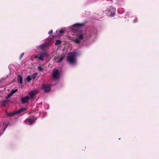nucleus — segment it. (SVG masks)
Listing matches in <instances>:
<instances>
[{"mask_svg": "<svg viewBox=\"0 0 159 159\" xmlns=\"http://www.w3.org/2000/svg\"><path fill=\"white\" fill-rule=\"evenodd\" d=\"M76 52H70V55L67 57V60L70 64H73L76 61Z\"/></svg>", "mask_w": 159, "mask_h": 159, "instance_id": "nucleus-1", "label": "nucleus"}, {"mask_svg": "<svg viewBox=\"0 0 159 159\" xmlns=\"http://www.w3.org/2000/svg\"><path fill=\"white\" fill-rule=\"evenodd\" d=\"M77 38L73 39L72 41L77 43H80L81 41L84 38V34L82 31H79L77 35Z\"/></svg>", "mask_w": 159, "mask_h": 159, "instance_id": "nucleus-2", "label": "nucleus"}, {"mask_svg": "<svg viewBox=\"0 0 159 159\" xmlns=\"http://www.w3.org/2000/svg\"><path fill=\"white\" fill-rule=\"evenodd\" d=\"M41 89H43L46 93L48 92L51 90V85L45 84H43L41 87Z\"/></svg>", "mask_w": 159, "mask_h": 159, "instance_id": "nucleus-3", "label": "nucleus"}, {"mask_svg": "<svg viewBox=\"0 0 159 159\" xmlns=\"http://www.w3.org/2000/svg\"><path fill=\"white\" fill-rule=\"evenodd\" d=\"M60 73L58 69H54L53 70L52 77L54 79H58L59 78Z\"/></svg>", "mask_w": 159, "mask_h": 159, "instance_id": "nucleus-4", "label": "nucleus"}, {"mask_svg": "<svg viewBox=\"0 0 159 159\" xmlns=\"http://www.w3.org/2000/svg\"><path fill=\"white\" fill-rule=\"evenodd\" d=\"M26 110V109L25 108H21L16 111L13 112H11L8 114V115L9 116H12L15 115L17 114L21 113L22 112Z\"/></svg>", "mask_w": 159, "mask_h": 159, "instance_id": "nucleus-5", "label": "nucleus"}, {"mask_svg": "<svg viewBox=\"0 0 159 159\" xmlns=\"http://www.w3.org/2000/svg\"><path fill=\"white\" fill-rule=\"evenodd\" d=\"M34 118L33 117H30L25 121L26 124L30 125H31L34 122Z\"/></svg>", "mask_w": 159, "mask_h": 159, "instance_id": "nucleus-6", "label": "nucleus"}, {"mask_svg": "<svg viewBox=\"0 0 159 159\" xmlns=\"http://www.w3.org/2000/svg\"><path fill=\"white\" fill-rule=\"evenodd\" d=\"M30 98L28 95H27L25 97L21 98V100L22 103H24L25 102H28V100L30 99Z\"/></svg>", "mask_w": 159, "mask_h": 159, "instance_id": "nucleus-7", "label": "nucleus"}, {"mask_svg": "<svg viewBox=\"0 0 159 159\" xmlns=\"http://www.w3.org/2000/svg\"><path fill=\"white\" fill-rule=\"evenodd\" d=\"M47 55L46 52H42L40 54V57H39V59L41 61H43V58L46 56Z\"/></svg>", "mask_w": 159, "mask_h": 159, "instance_id": "nucleus-8", "label": "nucleus"}, {"mask_svg": "<svg viewBox=\"0 0 159 159\" xmlns=\"http://www.w3.org/2000/svg\"><path fill=\"white\" fill-rule=\"evenodd\" d=\"M17 81L18 83H19L21 84L23 83V78L20 75H19L17 76Z\"/></svg>", "mask_w": 159, "mask_h": 159, "instance_id": "nucleus-9", "label": "nucleus"}, {"mask_svg": "<svg viewBox=\"0 0 159 159\" xmlns=\"http://www.w3.org/2000/svg\"><path fill=\"white\" fill-rule=\"evenodd\" d=\"M37 93V91L36 90H34L30 92L29 94L31 97H33Z\"/></svg>", "mask_w": 159, "mask_h": 159, "instance_id": "nucleus-10", "label": "nucleus"}, {"mask_svg": "<svg viewBox=\"0 0 159 159\" xmlns=\"http://www.w3.org/2000/svg\"><path fill=\"white\" fill-rule=\"evenodd\" d=\"M47 45L46 44H43L40 45L39 47V48L41 50H44L46 47Z\"/></svg>", "mask_w": 159, "mask_h": 159, "instance_id": "nucleus-11", "label": "nucleus"}, {"mask_svg": "<svg viewBox=\"0 0 159 159\" xmlns=\"http://www.w3.org/2000/svg\"><path fill=\"white\" fill-rule=\"evenodd\" d=\"M61 57L60 58V59L57 61V63H60L63 60V59L65 57V55L63 53V54H62L61 55Z\"/></svg>", "mask_w": 159, "mask_h": 159, "instance_id": "nucleus-12", "label": "nucleus"}, {"mask_svg": "<svg viewBox=\"0 0 159 159\" xmlns=\"http://www.w3.org/2000/svg\"><path fill=\"white\" fill-rule=\"evenodd\" d=\"M116 9L115 8H113L112 11H111L110 13V16L111 17H113L115 15V12Z\"/></svg>", "mask_w": 159, "mask_h": 159, "instance_id": "nucleus-13", "label": "nucleus"}, {"mask_svg": "<svg viewBox=\"0 0 159 159\" xmlns=\"http://www.w3.org/2000/svg\"><path fill=\"white\" fill-rule=\"evenodd\" d=\"M84 23H81V24H80V23H77V24H75V25H74V26H76V27H83V26H84Z\"/></svg>", "mask_w": 159, "mask_h": 159, "instance_id": "nucleus-14", "label": "nucleus"}, {"mask_svg": "<svg viewBox=\"0 0 159 159\" xmlns=\"http://www.w3.org/2000/svg\"><path fill=\"white\" fill-rule=\"evenodd\" d=\"M8 101L7 100H5L2 101L0 102V103L4 107H5L6 104L7 103Z\"/></svg>", "mask_w": 159, "mask_h": 159, "instance_id": "nucleus-15", "label": "nucleus"}, {"mask_svg": "<svg viewBox=\"0 0 159 159\" xmlns=\"http://www.w3.org/2000/svg\"><path fill=\"white\" fill-rule=\"evenodd\" d=\"M61 41L59 40H57L56 41V43H55V45H59L61 44Z\"/></svg>", "mask_w": 159, "mask_h": 159, "instance_id": "nucleus-16", "label": "nucleus"}, {"mask_svg": "<svg viewBox=\"0 0 159 159\" xmlns=\"http://www.w3.org/2000/svg\"><path fill=\"white\" fill-rule=\"evenodd\" d=\"M37 75V73H34L30 76L32 79H34L35 78Z\"/></svg>", "mask_w": 159, "mask_h": 159, "instance_id": "nucleus-17", "label": "nucleus"}, {"mask_svg": "<svg viewBox=\"0 0 159 159\" xmlns=\"http://www.w3.org/2000/svg\"><path fill=\"white\" fill-rule=\"evenodd\" d=\"M38 70L40 71H43V68L41 66H39L38 67Z\"/></svg>", "mask_w": 159, "mask_h": 159, "instance_id": "nucleus-18", "label": "nucleus"}, {"mask_svg": "<svg viewBox=\"0 0 159 159\" xmlns=\"http://www.w3.org/2000/svg\"><path fill=\"white\" fill-rule=\"evenodd\" d=\"M27 80L28 82H30V81L32 79V78L30 75L28 76H27Z\"/></svg>", "mask_w": 159, "mask_h": 159, "instance_id": "nucleus-19", "label": "nucleus"}, {"mask_svg": "<svg viewBox=\"0 0 159 159\" xmlns=\"http://www.w3.org/2000/svg\"><path fill=\"white\" fill-rule=\"evenodd\" d=\"M18 91V90L17 89H14V90H12L11 92H12V93H13V94L15 93H16V92H17Z\"/></svg>", "mask_w": 159, "mask_h": 159, "instance_id": "nucleus-20", "label": "nucleus"}, {"mask_svg": "<svg viewBox=\"0 0 159 159\" xmlns=\"http://www.w3.org/2000/svg\"><path fill=\"white\" fill-rule=\"evenodd\" d=\"M24 52H23V53H22V54H21L19 57V59H21V58H22V57H23L24 55Z\"/></svg>", "mask_w": 159, "mask_h": 159, "instance_id": "nucleus-21", "label": "nucleus"}, {"mask_svg": "<svg viewBox=\"0 0 159 159\" xmlns=\"http://www.w3.org/2000/svg\"><path fill=\"white\" fill-rule=\"evenodd\" d=\"M64 32V31L63 30H61L59 31L60 34H63Z\"/></svg>", "mask_w": 159, "mask_h": 159, "instance_id": "nucleus-22", "label": "nucleus"}, {"mask_svg": "<svg viewBox=\"0 0 159 159\" xmlns=\"http://www.w3.org/2000/svg\"><path fill=\"white\" fill-rule=\"evenodd\" d=\"M53 33V30H51L48 32V34H52Z\"/></svg>", "mask_w": 159, "mask_h": 159, "instance_id": "nucleus-23", "label": "nucleus"}, {"mask_svg": "<svg viewBox=\"0 0 159 159\" xmlns=\"http://www.w3.org/2000/svg\"><path fill=\"white\" fill-rule=\"evenodd\" d=\"M39 57H38L37 55H35L34 57V58L36 59V58H39Z\"/></svg>", "mask_w": 159, "mask_h": 159, "instance_id": "nucleus-24", "label": "nucleus"}, {"mask_svg": "<svg viewBox=\"0 0 159 159\" xmlns=\"http://www.w3.org/2000/svg\"><path fill=\"white\" fill-rule=\"evenodd\" d=\"M13 94V93H12V92H11V93H10L8 94V95H9V96H10H10H11L12 95V94Z\"/></svg>", "mask_w": 159, "mask_h": 159, "instance_id": "nucleus-25", "label": "nucleus"}, {"mask_svg": "<svg viewBox=\"0 0 159 159\" xmlns=\"http://www.w3.org/2000/svg\"><path fill=\"white\" fill-rule=\"evenodd\" d=\"M10 97V96H9L8 95V94L7 95V96L6 97V99H7Z\"/></svg>", "mask_w": 159, "mask_h": 159, "instance_id": "nucleus-26", "label": "nucleus"}, {"mask_svg": "<svg viewBox=\"0 0 159 159\" xmlns=\"http://www.w3.org/2000/svg\"><path fill=\"white\" fill-rule=\"evenodd\" d=\"M110 10H108V11H109V12H110Z\"/></svg>", "mask_w": 159, "mask_h": 159, "instance_id": "nucleus-27", "label": "nucleus"}]
</instances>
